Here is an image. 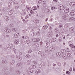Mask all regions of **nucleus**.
I'll use <instances>...</instances> for the list:
<instances>
[{"label":"nucleus","mask_w":75,"mask_h":75,"mask_svg":"<svg viewBox=\"0 0 75 75\" xmlns=\"http://www.w3.org/2000/svg\"><path fill=\"white\" fill-rule=\"evenodd\" d=\"M58 8L61 10H63L64 9V6L62 5H59L58 6Z\"/></svg>","instance_id":"nucleus-1"},{"label":"nucleus","mask_w":75,"mask_h":75,"mask_svg":"<svg viewBox=\"0 0 75 75\" xmlns=\"http://www.w3.org/2000/svg\"><path fill=\"white\" fill-rule=\"evenodd\" d=\"M14 36L16 38H17L19 36H20V34L18 33H16L14 35Z\"/></svg>","instance_id":"nucleus-2"},{"label":"nucleus","mask_w":75,"mask_h":75,"mask_svg":"<svg viewBox=\"0 0 75 75\" xmlns=\"http://www.w3.org/2000/svg\"><path fill=\"white\" fill-rule=\"evenodd\" d=\"M64 11L65 13H68L69 11V8H65L64 9Z\"/></svg>","instance_id":"nucleus-3"},{"label":"nucleus","mask_w":75,"mask_h":75,"mask_svg":"<svg viewBox=\"0 0 75 75\" xmlns=\"http://www.w3.org/2000/svg\"><path fill=\"white\" fill-rule=\"evenodd\" d=\"M70 15L73 16L75 15V11H71L70 13Z\"/></svg>","instance_id":"nucleus-4"},{"label":"nucleus","mask_w":75,"mask_h":75,"mask_svg":"<svg viewBox=\"0 0 75 75\" xmlns=\"http://www.w3.org/2000/svg\"><path fill=\"white\" fill-rule=\"evenodd\" d=\"M19 43V41H18V40L16 39L14 41V44H18Z\"/></svg>","instance_id":"nucleus-5"},{"label":"nucleus","mask_w":75,"mask_h":75,"mask_svg":"<svg viewBox=\"0 0 75 75\" xmlns=\"http://www.w3.org/2000/svg\"><path fill=\"white\" fill-rule=\"evenodd\" d=\"M36 68V66L35 65H34L33 66H31L30 67V68H31V69H35Z\"/></svg>","instance_id":"nucleus-6"},{"label":"nucleus","mask_w":75,"mask_h":75,"mask_svg":"<svg viewBox=\"0 0 75 75\" xmlns=\"http://www.w3.org/2000/svg\"><path fill=\"white\" fill-rule=\"evenodd\" d=\"M69 45L70 47H72V45H73V43L71 41H69Z\"/></svg>","instance_id":"nucleus-7"},{"label":"nucleus","mask_w":75,"mask_h":75,"mask_svg":"<svg viewBox=\"0 0 75 75\" xmlns=\"http://www.w3.org/2000/svg\"><path fill=\"white\" fill-rule=\"evenodd\" d=\"M75 2H71L69 4V5L70 6H75Z\"/></svg>","instance_id":"nucleus-8"},{"label":"nucleus","mask_w":75,"mask_h":75,"mask_svg":"<svg viewBox=\"0 0 75 75\" xmlns=\"http://www.w3.org/2000/svg\"><path fill=\"white\" fill-rule=\"evenodd\" d=\"M69 20L70 21H74L75 20V18H74L71 17L69 18Z\"/></svg>","instance_id":"nucleus-9"},{"label":"nucleus","mask_w":75,"mask_h":75,"mask_svg":"<svg viewBox=\"0 0 75 75\" xmlns=\"http://www.w3.org/2000/svg\"><path fill=\"white\" fill-rule=\"evenodd\" d=\"M71 52H69V51H67V54H68L67 55L68 56H69V57H70V56H71V54H70V53H71Z\"/></svg>","instance_id":"nucleus-10"},{"label":"nucleus","mask_w":75,"mask_h":75,"mask_svg":"<svg viewBox=\"0 0 75 75\" xmlns=\"http://www.w3.org/2000/svg\"><path fill=\"white\" fill-rule=\"evenodd\" d=\"M25 57L27 58H31V56H30V54H27L25 56Z\"/></svg>","instance_id":"nucleus-11"},{"label":"nucleus","mask_w":75,"mask_h":75,"mask_svg":"<svg viewBox=\"0 0 75 75\" xmlns=\"http://www.w3.org/2000/svg\"><path fill=\"white\" fill-rule=\"evenodd\" d=\"M34 22L35 23H39V21L37 20H34Z\"/></svg>","instance_id":"nucleus-12"},{"label":"nucleus","mask_w":75,"mask_h":75,"mask_svg":"<svg viewBox=\"0 0 75 75\" xmlns=\"http://www.w3.org/2000/svg\"><path fill=\"white\" fill-rule=\"evenodd\" d=\"M51 9L52 10H53L54 11H56V10H57V8H55V7H53L51 8Z\"/></svg>","instance_id":"nucleus-13"},{"label":"nucleus","mask_w":75,"mask_h":75,"mask_svg":"<svg viewBox=\"0 0 75 75\" xmlns=\"http://www.w3.org/2000/svg\"><path fill=\"white\" fill-rule=\"evenodd\" d=\"M16 66L17 67H20V66H21V64L19 63H18L16 64Z\"/></svg>","instance_id":"nucleus-14"},{"label":"nucleus","mask_w":75,"mask_h":75,"mask_svg":"<svg viewBox=\"0 0 75 75\" xmlns=\"http://www.w3.org/2000/svg\"><path fill=\"white\" fill-rule=\"evenodd\" d=\"M20 57L19 55H17L16 56V58L18 60H21V59H20Z\"/></svg>","instance_id":"nucleus-15"},{"label":"nucleus","mask_w":75,"mask_h":75,"mask_svg":"<svg viewBox=\"0 0 75 75\" xmlns=\"http://www.w3.org/2000/svg\"><path fill=\"white\" fill-rule=\"evenodd\" d=\"M5 19L6 21H8V20H9V18H8V17L7 16L5 17Z\"/></svg>","instance_id":"nucleus-16"},{"label":"nucleus","mask_w":75,"mask_h":75,"mask_svg":"<svg viewBox=\"0 0 75 75\" xmlns=\"http://www.w3.org/2000/svg\"><path fill=\"white\" fill-rule=\"evenodd\" d=\"M4 30L5 31V32H8V29L7 28H5L4 29Z\"/></svg>","instance_id":"nucleus-17"},{"label":"nucleus","mask_w":75,"mask_h":75,"mask_svg":"<svg viewBox=\"0 0 75 75\" xmlns=\"http://www.w3.org/2000/svg\"><path fill=\"white\" fill-rule=\"evenodd\" d=\"M9 13V14H11V15L13 14V11H12V10L10 11Z\"/></svg>","instance_id":"nucleus-18"},{"label":"nucleus","mask_w":75,"mask_h":75,"mask_svg":"<svg viewBox=\"0 0 75 75\" xmlns=\"http://www.w3.org/2000/svg\"><path fill=\"white\" fill-rule=\"evenodd\" d=\"M12 31L14 32H16V31H17V29L16 28H13L12 29Z\"/></svg>","instance_id":"nucleus-19"},{"label":"nucleus","mask_w":75,"mask_h":75,"mask_svg":"<svg viewBox=\"0 0 75 75\" xmlns=\"http://www.w3.org/2000/svg\"><path fill=\"white\" fill-rule=\"evenodd\" d=\"M40 41V39L37 38H36V42H38Z\"/></svg>","instance_id":"nucleus-20"},{"label":"nucleus","mask_w":75,"mask_h":75,"mask_svg":"<svg viewBox=\"0 0 75 75\" xmlns=\"http://www.w3.org/2000/svg\"><path fill=\"white\" fill-rule=\"evenodd\" d=\"M62 18L63 19H64V20H67V18H66V17L65 16H62Z\"/></svg>","instance_id":"nucleus-21"},{"label":"nucleus","mask_w":75,"mask_h":75,"mask_svg":"<svg viewBox=\"0 0 75 75\" xmlns=\"http://www.w3.org/2000/svg\"><path fill=\"white\" fill-rule=\"evenodd\" d=\"M37 9V6H35L33 7V10H35Z\"/></svg>","instance_id":"nucleus-22"},{"label":"nucleus","mask_w":75,"mask_h":75,"mask_svg":"<svg viewBox=\"0 0 75 75\" xmlns=\"http://www.w3.org/2000/svg\"><path fill=\"white\" fill-rule=\"evenodd\" d=\"M36 35H40V31H39L36 32Z\"/></svg>","instance_id":"nucleus-23"},{"label":"nucleus","mask_w":75,"mask_h":75,"mask_svg":"<svg viewBox=\"0 0 75 75\" xmlns=\"http://www.w3.org/2000/svg\"><path fill=\"white\" fill-rule=\"evenodd\" d=\"M50 43L47 42L46 43V46L47 47H49V46H50Z\"/></svg>","instance_id":"nucleus-24"},{"label":"nucleus","mask_w":75,"mask_h":75,"mask_svg":"<svg viewBox=\"0 0 75 75\" xmlns=\"http://www.w3.org/2000/svg\"><path fill=\"white\" fill-rule=\"evenodd\" d=\"M50 49L52 50V51H54V50H55V49H54V47H52L50 48Z\"/></svg>","instance_id":"nucleus-25"},{"label":"nucleus","mask_w":75,"mask_h":75,"mask_svg":"<svg viewBox=\"0 0 75 75\" xmlns=\"http://www.w3.org/2000/svg\"><path fill=\"white\" fill-rule=\"evenodd\" d=\"M26 41L27 44H29V43H30V41L29 40H26Z\"/></svg>","instance_id":"nucleus-26"},{"label":"nucleus","mask_w":75,"mask_h":75,"mask_svg":"<svg viewBox=\"0 0 75 75\" xmlns=\"http://www.w3.org/2000/svg\"><path fill=\"white\" fill-rule=\"evenodd\" d=\"M11 4H12V3L11 2H10L9 3L8 5V6H9V7H10V6H11Z\"/></svg>","instance_id":"nucleus-27"},{"label":"nucleus","mask_w":75,"mask_h":75,"mask_svg":"<svg viewBox=\"0 0 75 75\" xmlns=\"http://www.w3.org/2000/svg\"><path fill=\"white\" fill-rule=\"evenodd\" d=\"M36 38H33L32 39V40L33 41H34V42H36Z\"/></svg>","instance_id":"nucleus-28"},{"label":"nucleus","mask_w":75,"mask_h":75,"mask_svg":"<svg viewBox=\"0 0 75 75\" xmlns=\"http://www.w3.org/2000/svg\"><path fill=\"white\" fill-rule=\"evenodd\" d=\"M2 63L3 64H5L6 63V61L5 60H2Z\"/></svg>","instance_id":"nucleus-29"},{"label":"nucleus","mask_w":75,"mask_h":75,"mask_svg":"<svg viewBox=\"0 0 75 75\" xmlns=\"http://www.w3.org/2000/svg\"><path fill=\"white\" fill-rule=\"evenodd\" d=\"M60 55V53H57L56 54V56H58V57H59V55Z\"/></svg>","instance_id":"nucleus-30"},{"label":"nucleus","mask_w":75,"mask_h":75,"mask_svg":"<svg viewBox=\"0 0 75 75\" xmlns=\"http://www.w3.org/2000/svg\"><path fill=\"white\" fill-rule=\"evenodd\" d=\"M18 8H19V6H16L15 7L16 9H18Z\"/></svg>","instance_id":"nucleus-31"},{"label":"nucleus","mask_w":75,"mask_h":75,"mask_svg":"<svg viewBox=\"0 0 75 75\" xmlns=\"http://www.w3.org/2000/svg\"><path fill=\"white\" fill-rule=\"evenodd\" d=\"M31 52H32V50H29V51H28V53L30 54V53H31Z\"/></svg>","instance_id":"nucleus-32"},{"label":"nucleus","mask_w":75,"mask_h":75,"mask_svg":"<svg viewBox=\"0 0 75 75\" xmlns=\"http://www.w3.org/2000/svg\"><path fill=\"white\" fill-rule=\"evenodd\" d=\"M26 8H27V9H28V10H30V8H31V7H29L28 6H26Z\"/></svg>","instance_id":"nucleus-33"},{"label":"nucleus","mask_w":75,"mask_h":75,"mask_svg":"<svg viewBox=\"0 0 75 75\" xmlns=\"http://www.w3.org/2000/svg\"><path fill=\"white\" fill-rule=\"evenodd\" d=\"M35 34L34 33H32V37H33V36H34V35Z\"/></svg>","instance_id":"nucleus-34"},{"label":"nucleus","mask_w":75,"mask_h":75,"mask_svg":"<svg viewBox=\"0 0 75 75\" xmlns=\"http://www.w3.org/2000/svg\"><path fill=\"white\" fill-rule=\"evenodd\" d=\"M30 13H31V14H33V13H34V12L32 10H31L30 11Z\"/></svg>","instance_id":"nucleus-35"},{"label":"nucleus","mask_w":75,"mask_h":75,"mask_svg":"<svg viewBox=\"0 0 75 75\" xmlns=\"http://www.w3.org/2000/svg\"><path fill=\"white\" fill-rule=\"evenodd\" d=\"M22 33H25V32H26V30H22Z\"/></svg>","instance_id":"nucleus-36"},{"label":"nucleus","mask_w":75,"mask_h":75,"mask_svg":"<svg viewBox=\"0 0 75 75\" xmlns=\"http://www.w3.org/2000/svg\"><path fill=\"white\" fill-rule=\"evenodd\" d=\"M69 73H70V72H69V71H67L66 72V73L67 74H69Z\"/></svg>","instance_id":"nucleus-37"},{"label":"nucleus","mask_w":75,"mask_h":75,"mask_svg":"<svg viewBox=\"0 0 75 75\" xmlns=\"http://www.w3.org/2000/svg\"><path fill=\"white\" fill-rule=\"evenodd\" d=\"M72 67H71L70 69H69V71H72Z\"/></svg>","instance_id":"nucleus-38"},{"label":"nucleus","mask_w":75,"mask_h":75,"mask_svg":"<svg viewBox=\"0 0 75 75\" xmlns=\"http://www.w3.org/2000/svg\"><path fill=\"white\" fill-rule=\"evenodd\" d=\"M33 72L34 71H33V70H30V72H31V73H33Z\"/></svg>","instance_id":"nucleus-39"},{"label":"nucleus","mask_w":75,"mask_h":75,"mask_svg":"<svg viewBox=\"0 0 75 75\" xmlns=\"http://www.w3.org/2000/svg\"><path fill=\"white\" fill-rule=\"evenodd\" d=\"M33 62L35 64H37V62L36 61H33Z\"/></svg>","instance_id":"nucleus-40"},{"label":"nucleus","mask_w":75,"mask_h":75,"mask_svg":"<svg viewBox=\"0 0 75 75\" xmlns=\"http://www.w3.org/2000/svg\"><path fill=\"white\" fill-rule=\"evenodd\" d=\"M26 17H27V18H25L26 19H27V18H29V17H28V15H27V16Z\"/></svg>","instance_id":"nucleus-41"},{"label":"nucleus","mask_w":75,"mask_h":75,"mask_svg":"<svg viewBox=\"0 0 75 75\" xmlns=\"http://www.w3.org/2000/svg\"><path fill=\"white\" fill-rule=\"evenodd\" d=\"M45 27H46V28H47L48 27V26L47 25H45L43 27V28H45Z\"/></svg>","instance_id":"nucleus-42"},{"label":"nucleus","mask_w":75,"mask_h":75,"mask_svg":"<svg viewBox=\"0 0 75 75\" xmlns=\"http://www.w3.org/2000/svg\"><path fill=\"white\" fill-rule=\"evenodd\" d=\"M64 51H64V50H62L63 52H63V53H65V50Z\"/></svg>","instance_id":"nucleus-43"},{"label":"nucleus","mask_w":75,"mask_h":75,"mask_svg":"<svg viewBox=\"0 0 75 75\" xmlns=\"http://www.w3.org/2000/svg\"><path fill=\"white\" fill-rule=\"evenodd\" d=\"M17 73L18 74H19L20 73V71H18L17 72Z\"/></svg>","instance_id":"nucleus-44"},{"label":"nucleus","mask_w":75,"mask_h":75,"mask_svg":"<svg viewBox=\"0 0 75 75\" xmlns=\"http://www.w3.org/2000/svg\"><path fill=\"white\" fill-rule=\"evenodd\" d=\"M38 73H40L41 72V70H38Z\"/></svg>","instance_id":"nucleus-45"},{"label":"nucleus","mask_w":75,"mask_h":75,"mask_svg":"<svg viewBox=\"0 0 75 75\" xmlns=\"http://www.w3.org/2000/svg\"><path fill=\"white\" fill-rule=\"evenodd\" d=\"M36 74H38L39 73H38V70H37V71L36 72Z\"/></svg>","instance_id":"nucleus-46"},{"label":"nucleus","mask_w":75,"mask_h":75,"mask_svg":"<svg viewBox=\"0 0 75 75\" xmlns=\"http://www.w3.org/2000/svg\"><path fill=\"white\" fill-rule=\"evenodd\" d=\"M53 1L54 2H57V0H53Z\"/></svg>","instance_id":"nucleus-47"},{"label":"nucleus","mask_w":75,"mask_h":75,"mask_svg":"<svg viewBox=\"0 0 75 75\" xmlns=\"http://www.w3.org/2000/svg\"><path fill=\"white\" fill-rule=\"evenodd\" d=\"M71 47H72L73 48H75V46L72 45Z\"/></svg>","instance_id":"nucleus-48"},{"label":"nucleus","mask_w":75,"mask_h":75,"mask_svg":"<svg viewBox=\"0 0 75 75\" xmlns=\"http://www.w3.org/2000/svg\"><path fill=\"white\" fill-rule=\"evenodd\" d=\"M56 37H59V35H58V34H57L56 35Z\"/></svg>","instance_id":"nucleus-49"},{"label":"nucleus","mask_w":75,"mask_h":75,"mask_svg":"<svg viewBox=\"0 0 75 75\" xmlns=\"http://www.w3.org/2000/svg\"><path fill=\"white\" fill-rule=\"evenodd\" d=\"M53 65L54 67H55V65H56V64H53Z\"/></svg>","instance_id":"nucleus-50"},{"label":"nucleus","mask_w":75,"mask_h":75,"mask_svg":"<svg viewBox=\"0 0 75 75\" xmlns=\"http://www.w3.org/2000/svg\"><path fill=\"white\" fill-rule=\"evenodd\" d=\"M43 3V4H45V3H46V1H44Z\"/></svg>","instance_id":"nucleus-51"},{"label":"nucleus","mask_w":75,"mask_h":75,"mask_svg":"<svg viewBox=\"0 0 75 75\" xmlns=\"http://www.w3.org/2000/svg\"><path fill=\"white\" fill-rule=\"evenodd\" d=\"M22 38H23V39H24L25 38H24V36H22Z\"/></svg>","instance_id":"nucleus-52"},{"label":"nucleus","mask_w":75,"mask_h":75,"mask_svg":"<svg viewBox=\"0 0 75 75\" xmlns=\"http://www.w3.org/2000/svg\"><path fill=\"white\" fill-rule=\"evenodd\" d=\"M37 7L38 8H39V6L38 5H37Z\"/></svg>","instance_id":"nucleus-53"},{"label":"nucleus","mask_w":75,"mask_h":75,"mask_svg":"<svg viewBox=\"0 0 75 75\" xmlns=\"http://www.w3.org/2000/svg\"><path fill=\"white\" fill-rule=\"evenodd\" d=\"M25 38H26V39H28V37H25Z\"/></svg>","instance_id":"nucleus-54"},{"label":"nucleus","mask_w":75,"mask_h":75,"mask_svg":"<svg viewBox=\"0 0 75 75\" xmlns=\"http://www.w3.org/2000/svg\"><path fill=\"white\" fill-rule=\"evenodd\" d=\"M62 27V25H60V26H59V27L60 28V27Z\"/></svg>","instance_id":"nucleus-55"},{"label":"nucleus","mask_w":75,"mask_h":75,"mask_svg":"<svg viewBox=\"0 0 75 75\" xmlns=\"http://www.w3.org/2000/svg\"><path fill=\"white\" fill-rule=\"evenodd\" d=\"M28 14L29 16H31V15L30 14V13H29Z\"/></svg>","instance_id":"nucleus-56"},{"label":"nucleus","mask_w":75,"mask_h":75,"mask_svg":"<svg viewBox=\"0 0 75 75\" xmlns=\"http://www.w3.org/2000/svg\"><path fill=\"white\" fill-rule=\"evenodd\" d=\"M59 41H61V39H59Z\"/></svg>","instance_id":"nucleus-57"},{"label":"nucleus","mask_w":75,"mask_h":75,"mask_svg":"<svg viewBox=\"0 0 75 75\" xmlns=\"http://www.w3.org/2000/svg\"><path fill=\"white\" fill-rule=\"evenodd\" d=\"M6 37H9V35H7Z\"/></svg>","instance_id":"nucleus-58"},{"label":"nucleus","mask_w":75,"mask_h":75,"mask_svg":"<svg viewBox=\"0 0 75 75\" xmlns=\"http://www.w3.org/2000/svg\"><path fill=\"white\" fill-rule=\"evenodd\" d=\"M1 21L0 20V25H1Z\"/></svg>","instance_id":"nucleus-59"},{"label":"nucleus","mask_w":75,"mask_h":75,"mask_svg":"<svg viewBox=\"0 0 75 75\" xmlns=\"http://www.w3.org/2000/svg\"><path fill=\"white\" fill-rule=\"evenodd\" d=\"M73 71H75V68H73Z\"/></svg>","instance_id":"nucleus-60"},{"label":"nucleus","mask_w":75,"mask_h":75,"mask_svg":"<svg viewBox=\"0 0 75 75\" xmlns=\"http://www.w3.org/2000/svg\"><path fill=\"white\" fill-rule=\"evenodd\" d=\"M17 2H14V4H17Z\"/></svg>","instance_id":"nucleus-61"},{"label":"nucleus","mask_w":75,"mask_h":75,"mask_svg":"<svg viewBox=\"0 0 75 75\" xmlns=\"http://www.w3.org/2000/svg\"><path fill=\"white\" fill-rule=\"evenodd\" d=\"M34 31V30L33 29H32L31 30V31Z\"/></svg>","instance_id":"nucleus-62"},{"label":"nucleus","mask_w":75,"mask_h":75,"mask_svg":"<svg viewBox=\"0 0 75 75\" xmlns=\"http://www.w3.org/2000/svg\"><path fill=\"white\" fill-rule=\"evenodd\" d=\"M23 21H25V19H23Z\"/></svg>","instance_id":"nucleus-63"},{"label":"nucleus","mask_w":75,"mask_h":75,"mask_svg":"<svg viewBox=\"0 0 75 75\" xmlns=\"http://www.w3.org/2000/svg\"><path fill=\"white\" fill-rule=\"evenodd\" d=\"M13 50H14V51H16V49H13Z\"/></svg>","instance_id":"nucleus-64"}]
</instances>
